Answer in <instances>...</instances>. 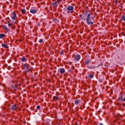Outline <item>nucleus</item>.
Listing matches in <instances>:
<instances>
[{
    "label": "nucleus",
    "instance_id": "9",
    "mask_svg": "<svg viewBox=\"0 0 125 125\" xmlns=\"http://www.w3.org/2000/svg\"><path fill=\"white\" fill-rule=\"evenodd\" d=\"M91 62V61H90V60H86L85 61V64L86 65H88V64H89V63H90Z\"/></svg>",
    "mask_w": 125,
    "mask_h": 125
},
{
    "label": "nucleus",
    "instance_id": "27",
    "mask_svg": "<svg viewBox=\"0 0 125 125\" xmlns=\"http://www.w3.org/2000/svg\"><path fill=\"white\" fill-rule=\"evenodd\" d=\"M13 88H15V87L12 86Z\"/></svg>",
    "mask_w": 125,
    "mask_h": 125
},
{
    "label": "nucleus",
    "instance_id": "15",
    "mask_svg": "<svg viewBox=\"0 0 125 125\" xmlns=\"http://www.w3.org/2000/svg\"><path fill=\"white\" fill-rule=\"evenodd\" d=\"M89 79H93V75L92 74H90L89 75Z\"/></svg>",
    "mask_w": 125,
    "mask_h": 125
},
{
    "label": "nucleus",
    "instance_id": "11",
    "mask_svg": "<svg viewBox=\"0 0 125 125\" xmlns=\"http://www.w3.org/2000/svg\"><path fill=\"white\" fill-rule=\"evenodd\" d=\"M80 103H81V100H76L75 101V105H78V104H79Z\"/></svg>",
    "mask_w": 125,
    "mask_h": 125
},
{
    "label": "nucleus",
    "instance_id": "24",
    "mask_svg": "<svg viewBox=\"0 0 125 125\" xmlns=\"http://www.w3.org/2000/svg\"><path fill=\"white\" fill-rule=\"evenodd\" d=\"M5 30H6L7 32L9 31V29L8 28H5Z\"/></svg>",
    "mask_w": 125,
    "mask_h": 125
},
{
    "label": "nucleus",
    "instance_id": "6",
    "mask_svg": "<svg viewBox=\"0 0 125 125\" xmlns=\"http://www.w3.org/2000/svg\"><path fill=\"white\" fill-rule=\"evenodd\" d=\"M74 59L76 60V61H79L81 59V55L77 54L75 56Z\"/></svg>",
    "mask_w": 125,
    "mask_h": 125
},
{
    "label": "nucleus",
    "instance_id": "17",
    "mask_svg": "<svg viewBox=\"0 0 125 125\" xmlns=\"http://www.w3.org/2000/svg\"><path fill=\"white\" fill-rule=\"evenodd\" d=\"M25 12H26V10H25V9H22L21 10V13H25Z\"/></svg>",
    "mask_w": 125,
    "mask_h": 125
},
{
    "label": "nucleus",
    "instance_id": "8",
    "mask_svg": "<svg viewBox=\"0 0 125 125\" xmlns=\"http://www.w3.org/2000/svg\"><path fill=\"white\" fill-rule=\"evenodd\" d=\"M11 109L12 110H17V109H18V106L16 105H14L12 106Z\"/></svg>",
    "mask_w": 125,
    "mask_h": 125
},
{
    "label": "nucleus",
    "instance_id": "19",
    "mask_svg": "<svg viewBox=\"0 0 125 125\" xmlns=\"http://www.w3.org/2000/svg\"><path fill=\"white\" fill-rule=\"evenodd\" d=\"M119 101H123V96H121V97L119 99Z\"/></svg>",
    "mask_w": 125,
    "mask_h": 125
},
{
    "label": "nucleus",
    "instance_id": "3",
    "mask_svg": "<svg viewBox=\"0 0 125 125\" xmlns=\"http://www.w3.org/2000/svg\"><path fill=\"white\" fill-rule=\"evenodd\" d=\"M11 18L13 20H16L17 19V16L15 13H12L11 14Z\"/></svg>",
    "mask_w": 125,
    "mask_h": 125
},
{
    "label": "nucleus",
    "instance_id": "23",
    "mask_svg": "<svg viewBox=\"0 0 125 125\" xmlns=\"http://www.w3.org/2000/svg\"><path fill=\"white\" fill-rule=\"evenodd\" d=\"M60 53L61 55H63V54H64V52L62 51H61Z\"/></svg>",
    "mask_w": 125,
    "mask_h": 125
},
{
    "label": "nucleus",
    "instance_id": "18",
    "mask_svg": "<svg viewBox=\"0 0 125 125\" xmlns=\"http://www.w3.org/2000/svg\"><path fill=\"white\" fill-rule=\"evenodd\" d=\"M21 61H22V62H25V61H26V58H22L21 59Z\"/></svg>",
    "mask_w": 125,
    "mask_h": 125
},
{
    "label": "nucleus",
    "instance_id": "2",
    "mask_svg": "<svg viewBox=\"0 0 125 125\" xmlns=\"http://www.w3.org/2000/svg\"><path fill=\"white\" fill-rule=\"evenodd\" d=\"M67 13H73L74 12V7L72 6H69L66 8Z\"/></svg>",
    "mask_w": 125,
    "mask_h": 125
},
{
    "label": "nucleus",
    "instance_id": "16",
    "mask_svg": "<svg viewBox=\"0 0 125 125\" xmlns=\"http://www.w3.org/2000/svg\"><path fill=\"white\" fill-rule=\"evenodd\" d=\"M53 99H54V100H55V101H56V100H57L58 99V97H57L56 96H54L53 97Z\"/></svg>",
    "mask_w": 125,
    "mask_h": 125
},
{
    "label": "nucleus",
    "instance_id": "26",
    "mask_svg": "<svg viewBox=\"0 0 125 125\" xmlns=\"http://www.w3.org/2000/svg\"><path fill=\"white\" fill-rule=\"evenodd\" d=\"M3 28H4V29H5H5H6L7 27H6V26H4Z\"/></svg>",
    "mask_w": 125,
    "mask_h": 125
},
{
    "label": "nucleus",
    "instance_id": "14",
    "mask_svg": "<svg viewBox=\"0 0 125 125\" xmlns=\"http://www.w3.org/2000/svg\"><path fill=\"white\" fill-rule=\"evenodd\" d=\"M2 47H4V48H8V46L6 45L5 44H2Z\"/></svg>",
    "mask_w": 125,
    "mask_h": 125
},
{
    "label": "nucleus",
    "instance_id": "22",
    "mask_svg": "<svg viewBox=\"0 0 125 125\" xmlns=\"http://www.w3.org/2000/svg\"><path fill=\"white\" fill-rule=\"evenodd\" d=\"M39 42H40V43H42V39H40Z\"/></svg>",
    "mask_w": 125,
    "mask_h": 125
},
{
    "label": "nucleus",
    "instance_id": "21",
    "mask_svg": "<svg viewBox=\"0 0 125 125\" xmlns=\"http://www.w3.org/2000/svg\"><path fill=\"white\" fill-rule=\"evenodd\" d=\"M37 109H38V110H40V109H41V106H40V105H38L37 106Z\"/></svg>",
    "mask_w": 125,
    "mask_h": 125
},
{
    "label": "nucleus",
    "instance_id": "12",
    "mask_svg": "<svg viewBox=\"0 0 125 125\" xmlns=\"http://www.w3.org/2000/svg\"><path fill=\"white\" fill-rule=\"evenodd\" d=\"M87 68H88V69H95V66L91 65L87 66Z\"/></svg>",
    "mask_w": 125,
    "mask_h": 125
},
{
    "label": "nucleus",
    "instance_id": "28",
    "mask_svg": "<svg viewBox=\"0 0 125 125\" xmlns=\"http://www.w3.org/2000/svg\"><path fill=\"white\" fill-rule=\"evenodd\" d=\"M100 125H103V124H100Z\"/></svg>",
    "mask_w": 125,
    "mask_h": 125
},
{
    "label": "nucleus",
    "instance_id": "25",
    "mask_svg": "<svg viewBox=\"0 0 125 125\" xmlns=\"http://www.w3.org/2000/svg\"><path fill=\"white\" fill-rule=\"evenodd\" d=\"M8 26H9V27H11V25H12V24H11V23H8Z\"/></svg>",
    "mask_w": 125,
    "mask_h": 125
},
{
    "label": "nucleus",
    "instance_id": "4",
    "mask_svg": "<svg viewBox=\"0 0 125 125\" xmlns=\"http://www.w3.org/2000/svg\"><path fill=\"white\" fill-rule=\"evenodd\" d=\"M60 0H57L55 2H53L52 3V5L54 6V7L58 6V4L60 2Z\"/></svg>",
    "mask_w": 125,
    "mask_h": 125
},
{
    "label": "nucleus",
    "instance_id": "20",
    "mask_svg": "<svg viewBox=\"0 0 125 125\" xmlns=\"http://www.w3.org/2000/svg\"><path fill=\"white\" fill-rule=\"evenodd\" d=\"M122 20H123V21H125V16H123L122 17Z\"/></svg>",
    "mask_w": 125,
    "mask_h": 125
},
{
    "label": "nucleus",
    "instance_id": "7",
    "mask_svg": "<svg viewBox=\"0 0 125 125\" xmlns=\"http://www.w3.org/2000/svg\"><path fill=\"white\" fill-rule=\"evenodd\" d=\"M30 12V13H32V14H36V13H37V10L31 9Z\"/></svg>",
    "mask_w": 125,
    "mask_h": 125
},
{
    "label": "nucleus",
    "instance_id": "10",
    "mask_svg": "<svg viewBox=\"0 0 125 125\" xmlns=\"http://www.w3.org/2000/svg\"><path fill=\"white\" fill-rule=\"evenodd\" d=\"M60 72L61 74H64L65 73V69L64 68H61L60 69Z\"/></svg>",
    "mask_w": 125,
    "mask_h": 125
},
{
    "label": "nucleus",
    "instance_id": "13",
    "mask_svg": "<svg viewBox=\"0 0 125 125\" xmlns=\"http://www.w3.org/2000/svg\"><path fill=\"white\" fill-rule=\"evenodd\" d=\"M4 37H5V35H4L3 34H0V39H3V38H4Z\"/></svg>",
    "mask_w": 125,
    "mask_h": 125
},
{
    "label": "nucleus",
    "instance_id": "1",
    "mask_svg": "<svg viewBox=\"0 0 125 125\" xmlns=\"http://www.w3.org/2000/svg\"><path fill=\"white\" fill-rule=\"evenodd\" d=\"M81 17L82 20H83V21H85L86 19H88L89 18H90V14H89L88 13L86 12L83 14L82 16H81Z\"/></svg>",
    "mask_w": 125,
    "mask_h": 125
},
{
    "label": "nucleus",
    "instance_id": "5",
    "mask_svg": "<svg viewBox=\"0 0 125 125\" xmlns=\"http://www.w3.org/2000/svg\"><path fill=\"white\" fill-rule=\"evenodd\" d=\"M86 21L88 24L90 25H93V22H92L91 20H90V18H89V19H86Z\"/></svg>",
    "mask_w": 125,
    "mask_h": 125
}]
</instances>
